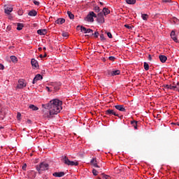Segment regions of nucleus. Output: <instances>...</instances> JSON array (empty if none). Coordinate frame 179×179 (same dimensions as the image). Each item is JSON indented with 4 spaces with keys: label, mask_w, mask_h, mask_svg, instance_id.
Listing matches in <instances>:
<instances>
[{
    "label": "nucleus",
    "mask_w": 179,
    "mask_h": 179,
    "mask_svg": "<svg viewBox=\"0 0 179 179\" xmlns=\"http://www.w3.org/2000/svg\"><path fill=\"white\" fill-rule=\"evenodd\" d=\"M42 106L45 110L43 111V117L45 118H52L54 115H57L58 113H61L62 110V101L59 99H53L50 101V103L43 104Z\"/></svg>",
    "instance_id": "nucleus-1"
},
{
    "label": "nucleus",
    "mask_w": 179,
    "mask_h": 179,
    "mask_svg": "<svg viewBox=\"0 0 179 179\" xmlns=\"http://www.w3.org/2000/svg\"><path fill=\"white\" fill-rule=\"evenodd\" d=\"M62 162L64 163V164H66V166H79V163L78 162H75L73 161H71L66 156L62 157Z\"/></svg>",
    "instance_id": "nucleus-2"
},
{
    "label": "nucleus",
    "mask_w": 179,
    "mask_h": 179,
    "mask_svg": "<svg viewBox=\"0 0 179 179\" xmlns=\"http://www.w3.org/2000/svg\"><path fill=\"white\" fill-rule=\"evenodd\" d=\"M50 165L45 162H41L39 165H36V169L38 173L40 171H45V170H48Z\"/></svg>",
    "instance_id": "nucleus-3"
},
{
    "label": "nucleus",
    "mask_w": 179,
    "mask_h": 179,
    "mask_svg": "<svg viewBox=\"0 0 179 179\" xmlns=\"http://www.w3.org/2000/svg\"><path fill=\"white\" fill-rule=\"evenodd\" d=\"M93 17H97V15H96V13H94V12L92 11L87 15L85 20L93 23V22H94V19Z\"/></svg>",
    "instance_id": "nucleus-4"
},
{
    "label": "nucleus",
    "mask_w": 179,
    "mask_h": 179,
    "mask_svg": "<svg viewBox=\"0 0 179 179\" xmlns=\"http://www.w3.org/2000/svg\"><path fill=\"white\" fill-rule=\"evenodd\" d=\"M120 73H121L120 70H108L106 72L107 76H117Z\"/></svg>",
    "instance_id": "nucleus-5"
},
{
    "label": "nucleus",
    "mask_w": 179,
    "mask_h": 179,
    "mask_svg": "<svg viewBox=\"0 0 179 179\" xmlns=\"http://www.w3.org/2000/svg\"><path fill=\"white\" fill-rule=\"evenodd\" d=\"M106 115H115V117H118V114L115 113V111L113 109H108L105 111Z\"/></svg>",
    "instance_id": "nucleus-6"
},
{
    "label": "nucleus",
    "mask_w": 179,
    "mask_h": 179,
    "mask_svg": "<svg viewBox=\"0 0 179 179\" xmlns=\"http://www.w3.org/2000/svg\"><path fill=\"white\" fill-rule=\"evenodd\" d=\"M26 85L24 80H20L17 85V89H23V87H26Z\"/></svg>",
    "instance_id": "nucleus-7"
},
{
    "label": "nucleus",
    "mask_w": 179,
    "mask_h": 179,
    "mask_svg": "<svg viewBox=\"0 0 179 179\" xmlns=\"http://www.w3.org/2000/svg\"><path fill=\"white\" fill-rule=\"evenodd\" d=\"M97 22H99V23H104V15L103 14V13H99L98 14Z\"/></svg>",
    "instance_id": "nucleus-8"
},
{
    "label": "nucleus",
    "mask_w": 179,
    "mask_h": 179,
    "mask_svg": "<svg viewBox=\"0 0 179 179\" xmlns=\"http://www.w3.org/2000/svg\"><path fill=\"white\" fill-rule=\"evenodd\" d=\"M171 38H172V40H173V41H175V43H179V40L177 38V34H176V31H172L171 32Z\"/></svg>",
    "instance_id": "nucleus-9"
},
{
    "label": "nucleus",
    "mask_w": 179,
    "mask_h": 179,
    "mask_svg": "<svg viewBox=\"0 0 179 179\" xmlns=\"http://www.w3.org/2000/svg\"><path fill=\"white\" fill-rule=\"evenodd\" d=\"M13 10V8L10 6H4V12L5 13H6V15H10V13H12Z\"/></svg>",
    "instance_id": "nucleus-10"
},
{
    "label": "nucleus",
    "mask_w": 179,
    "mask_h": 179,
    "mask_svg": "<svg viewBox=\"0 0 179 179\" xmlns=\"http://www.w3.org/2000/svg\"><path fill=\"white\" fill-rule=\"evenodd\" d=\"M42 79H43V76L41 74H37L34 77L32 83L34 85V83H36L38 80H41Z\"/></svg>",
    "instance_id": "nucleus-11"
},
{
    "label": "nucleus",
    "mask_w": 179,
    "mask_h": 179,
    "mask_svg": "<svg viewBox=\"0 0 179 179\" xmlns=\"http://www.w3.org/2000/svg\"><path fill=\"white\" fill-rule=\"evenodd\" d=\"M115 108L119 111H122V113H125V111H127L125 108H124V105H116L115 106Z\"/></svg>",
    "instance_id": "nucleus-12"
},
{
    "label": "nucleus",
    "mask_w": 179,
    "mask_h": 179,
    "mask_svg": "<svg viewBox=\"0 0 179 179\" xmlns=\"http://www.w3.org/2000/svg\"><path fill=\"white\" fill-rule=\"evenodd\" d=\"M36 176H37V173L34 171H30L28 173V177L31 179L36 178Z\"/></svg>",
    "instance_id": "nucleus-13"
},
{
    "label": "nucleus",
    "mask_w": 179,
    "mask_h": 179,
    "mask_svg": "<svg viewBox=\"0 0 179 179\" xmlns=\"http://www.w3.org/2000/svg\"><path fill=\"white\" fill-rule=\"evenodd\" d=\"M31 64L33 68H34V69L38 68V62H37V60H36L35 59H32L31 60Z\"/></svg>",
    "instance_id": "nucleus-14"
},
{
    "label": "nucleus",
    "mask_w": 179,
    "mask_h": 179,
    "mask_svg": "<svg viewBox=\"0 0 179 179\" xmlns=\"http://www.w3.org/2000/svg\"><path fill=\"white\" fill-rule=\"evenodd\" d=\"M37 33L40 36H45V34H47V29H38L37 31Z\"/></svg>",
    "instance_id": "nucleus-15"
},
{
    "label": "nucleus",
    "mask_w": 179,
    "mask_h": 179,
    "mask_svg": "<svg viewBox=\"0 0 179 179\" xmlns=\"http://www.w3.org/2000/svg\"><path fill=\"white\" fill-rule=\"evenodd\" d=\"M52 176L54 177H64V176H65V173L64 172H55Z\"/></svg>",
    "instance_id": "nucleus-16"
},
{
    "label": "nucleus",
    "mask_w": 179,
    "mask_h": 179,
    "mask_svg": "<svg viewBox=\"0 0 179 179\" xmlns=\"http://www.w3.org/2000/svg\"><path fill=\"white\" fill-rule=\"evenodd\" d=\"M159 61H161V62H162V64H164V62H166V61H167V57H166L165 55H160L159 56Z\"/></svg>",
    "instance_id": "nucleus-17"
},
{
    "label": "nucleus",
    "mask_w": 179,
    "mask_h": 179,
    "mask_svg": "<svg viewBox=\"0 0 179 179\" xmlns=\"http://www.w3.org/2000/svg\"><path fill=\"white\" fill-rule=\"evenodd\" d=\"M101 13H103V15H104V16H107V15H109L110 13V10H108V8H103L102 12H101Z\"/></svg>",
    "instance_id": "nucleus-18"
},
{
    "label": "nucleus",
    "mask_w": 179,
    "mask_h": 179,
    "mask_svg": "<svg viewBox=\"0 0 179 179\" xmlns=\"http://www.w3.org/2000/svg\"><path fill=\"white\" fill-rule=\"evenodd\" d=\"M64 22H65V19H64V18H58L55 21V23H57V24H64Z\"/></svg>",
    "instance_id": "nucleus-19"
},
{
    "label": "nucleus",
    "mask_w": 179,
    "mask_h": 179,
    "mask_svg": "<svg viewBox=\"0 0 179 179\" xmlns=\"http://www.w3.org/2000/svg\"><path fill=\"white\" fill-rule=\"evenodd\" d=\"M91 164H92L94 166V167H98V168L100 167V166H99V165H97V160L96 159V158H93L91 160Z\"/></svg>",
    "instance_id": "nucleus-20"
},
{
    "label": "nucleus",
    "mask_w": 179,
    "mask_h": 179,
    "mask_svg": "<svg viewBox=\"0 0 179 179\" xmlns=\"http://www.w3.org/2000/svg\"><path fill=\"white\" fill-rule=\"evenodd\" d=\"M29 16H37V11L36 10H30L28 13Z\"/></svg>",
    "instance_id": "nucleus-21"
},
{
    "label": "nucleus",
    "mask_w": 179,
    "mask_h": 179,
    "mask_svg": "<svg viewBox=\"0 0 179 179\" xmlns=\"http://www.w3.org/2000/svg\"><path fill=\"white\" fill-rule=\"evenodd\" d=\"M126 3H128V5H135L136 0H126Z\"/></svg>",
    "instance_id": "nucleus-22"
},
{
    "label": "nucleus",
    "mask_w": 179,
    "mask_h": 179,
    "mask_svg": "<svg viewBox=\"0 0 179 179\" xmlns=\"http://www.w3.org/2000/svg\"><path fill=\"white\" fill-rule=\"evenodd\" d=\"M165 87L166 89H170L171 90H176V89H178L177 86H173V85H165Z\"/></svg>",
    "instance_id": "nucleus-23"
},
{
    "label": "nucleus",
    "mask_w": 179,
    "mask_h": 179,
    "mask_svg": "<svg viewBox=\"0 0 179 179\" xmlns=\"http://www.w3.org/2000/svg\"><path fill=\"white\" fill-rule=\"evenodd\" d=\"M29 108H30L31 110H32L33 111H37V110H38V107L31 104L29 105Z\"/></svg>",
    "instance_id": "nucleus-24"
},
{
    "label": "nucleus",
    "mask_w": 179,
    "mask_h": 179,
    "mask_svg": "<svg viewBox=\"0 0 179 179\" xmlns=\"http://www.w3.org/2000/svg\"><path fill=\"white\" fill-rule=\"evenodd\" d=\"M131 124L134 127V129H138V122L134 120L131 122Z\"/></svg>",
    "instance_id": "nucleus-25"
},
{
    "label": "nucleus",
    "mask_w": 179,
    "mask_h": 179,
    "mask_svg": "<svg viewBox=\"0 0 179 179\" xmlns=\"http://www.w3.org/2000/svg\"><path fill=\"white\" fill-rule=\"evenodd\" d=\"M67 15L70 19H75V15L71 11H68Z\"/></svg>",
    "instance_id": "nucleus-26"
},
{
    "label": "nucleus",
    "mask_w": 179,
    "mask_h": 179,
    "mask_svg": "<svg viewBox=\"0 0 179 179\" xmlns=\"http://www.w3.org/2000/svg\"><path fill=\"white\" fill-rule=\"evenodd\" d=\"M10 59L12 62H14V63L17 62V57H16V56H10Z\"/></svg>",
    "instance_id": "nucleus-27"
},
{
    "label": "nucleus",
    "mask_w": 179,
    "mask_h": 179,
    "mask_svg": "<svg viewBox=\"0 0 179 179\" xmlns=\"http://www.w3.org/2000/svg\"><path fill=\"white\" fill-rule=\"evenodd\" d=\"M17 30H22L23 29V24L18 23L17 24Z\"/></svg>",
    "instance_id": "nucleus-28"
},
{
    "label": "nucleus",
    "mask_w": 179,
    "mask_h": 179,
    "mask_svg": "<svg viewBox=\"0 0 179 179\" xmlns=\"http://www.w3.org/2000/svg\"><path fill=\"white\" fill-rule=\"evenodd\" d=\"M141 17L143 20H148V17H149V15L147 14H142Z\"/></svg>",
    "instance_id": "nucleus-29"
},
{
    "label": "nucleus",
    "mask_w": 179,
    "mask_h": 179,
    "mask_svg": "<svg viewBox=\"0 0 179 179\" xmlns=\"http://www.w3.org/2000/svg\"><path fill=\"white\" fill-rule=\"evenodd\" d=\"M101 176L103 177L105 179H111V177L110 176L105 174L104 173H101Z\"/></svg>",
    "instance_id": "nucleus-30"
},
{
    "label": "nucleus",
    "mask_w": 179,
    "mask_h": 179,
    "mask_svg": "<svg viewBox=\"0 0 179 179\" xmlns=\"http://www.w3.org/2000/svg\"><path fill=\"white\" fill-rule=\"evenodd\" d=\"M80 30L81 31H83L85 34L87 33V29H86V27L81 26L80 27Z\"/></svg>",
    "instance_id": "nucleus-31"
},
{
    "label": "nucleus",
    "mask_w": 179,
    "mask_h": 179,
    "mask_svg": "<svg viewBox=\"0 0 179 179\" xmlns=\"http://www.w3.org/2000/svg\"><path fill=\"white\" fill-rule=\"evenodd\" d=\"M144 69L149 71V64L148 62H144Z\"/></svg>",
    "instance_id": "nucleus-32"
},
{
    "label": "nucleus",
    "mask_w": 179,
    "mask_h": 179,
    "mask_svg": "<svg viewBox=\"0 0 179 179\" xmlns=\"http://www.w3.org/2000/svg\"><path fill=\"white\" fill-rule=\"evenodd\" d=\"M92 173H93V176H98V174H99V171H97V170H96V169H92Z\"/></svg>",
    "instance_id": "nucleus-33"
},
{
    "label": "nucleus",
    "mask_w": 179,
    "mask_h": 179,
    "mask_svg": "<svg viewBox=\"0 0 179 179\" xmlns=\"http://www.w3.org/2000/svg\"><path fill=\"white\" fill-rule=\"evenodd\" d=\"M106 34H107V36L109 38H113V34H111V32H106Z\"/></svg>",
    "instance_id": "nucleus-34"
},
{
    "label": "nucleus",
    "mask_w": 179,
    "mask_h": 179,
    "mask_svg": "<svg viewBox=\"0 0 179 179\" xmlns=\"http://www.w3.org/2000/svg\"><path fill=\"white\" fill-rule=\"evenodd\" d=\"M62 36L63 37H68V36H69V34H68V32H62Z\"/></svg>",
    "instance_id": "nucleus-35"
},
{
    "label": "nucleus",
    "mask_w": 179,
    "mask_h": 179,
    "mask_svg": "<svg viewBox=\"0 0 179 179\" xmlns=\"http://www.w3.org/2000/svg\"><path fill=\"white\" fill-rule=\"evenodd\" d=\"M33 3H34V5H36V6H38L40 5V2L36 1V0H33Z\"/></svg>",
    "instance_id": "nucleus-36"
},
{
    "label": "nucleus",
    "mask_w": 179,
    "mask_h": 179,
    "mask_svg": "<svg viewBox=\"0 0 179 179\" xmlns=\"http://www.w3.org/2000/svg\"><path fill=\"white\" fill-rule=\"evenodd\" d=\"M94 10H95V12H97V13L100 12V7L95 6L94 7Z\"/></svg>",
    "instance_id": "nucleus-37"
},
{
    "label": "nucleus",
    "mask_w": 179,
    "mask_h": 179,
    "mask_svg": "<svg viewBox=\"0 0 179 179\" xmlns=\"http://www.w3.org/2000/svg\"><path fill=\"white\" fill-rule=\"evenodd\" d=\"M92 36H94V37L97 38V37H99V31L94 32V34H92Z\"/></svg>",
    "instance_id": "nucleus-38"
},
{
    "label": "nucleus",
    "mask_w": 179,
    "mask_h": 179,
    "mask_svg": "<svg viewBox=\"0 0 179 179\" xmlns=\"http://www.w3.org/2000/svg\"><path fill=\"white\" fill-rule=\"evenodd\" d=\"M110 61H115V57L114 56H110L108 57Z\"/></svg>",
    "instance_id": "nucleus-39"
},
{
    "label": "nucleus",
    "mask_w": 179,
    "mask_h": 179,
    "mask_svg": "<svg viewBox=\"0 0 179 179\" xmlns=\"http://www.w3.org/2000/svg\"><path fill=\"white\" fill-rule=\"evenodd\" d=\"M100 38L101 40V41H104V40H106V38H104V34H101L100 36Z\"/></svg>",
    "instance_id": "nucleus-40"
},
{
    "label": "nucleus",
    "mask_w": 179,
    "mask_h": 179,
    "mask_svg": "<svg viewBox=\"0 0 179 179\" xmlns=\"http://www.w3.org/2000/svg\"><path fill=\"white\" fill-rule=\"evenodd\" d=\"M20 117H22V114L20 113H17V120H20Z\"/></svg>",
    "instance_id": "nucleus-41"
},
{
    "label": "nucleus",
    "mask_w": 179,
    "mask_h": 179,
    "mask_svg": "<svg viewBox=\"0 0 179 179\" xmlns=\"http://www.w3.org/2000/svg\"><path fill=\"white\" fill-rule=\"evenodd\" d=\"M0 69H1V71H3V69H5V66H3V64H0Z\"/></svg>",
    "instance_id": "nucleus-42"
},
{
    "label": "nucleus",
    "mask_w": 179,
    "mask_h": 179,
    "mask_svg": "<svg viewBox=\"0 0 179 179\" xmlns=\"http://www.w3.org/2000/svg\"><path fill=\"white\" fill-rule=\"evenodd\" d=\"M27 167V164H24V165L22 166V170L26 171Z\"/></svg>",
    "instance_id": "nucleus-43"
},
{
    "label": "nucleus",
    "mask_w": 179,
    "mask_h": 179,
    "mask_svg": "<svg viewBox=\"0 0 179 179\" xmlns=\"http://www.w3.org/2000/svg\"><path fill=\"white\" fill-rule=\"evenodd\" d=\"M87 33H93V29H87Z\"/></svg>",
    "instance_id": "nucleus-44"
},
{
    "label": "nucleus",
    "mask_w": 179,
    "mask_h": 179,
    "mask_svg": "<svg viewBox=\"0 0 179 179\" xmlns=\"http://www.w3.org/2000/svg\"><path fill=\"white\" fill-rule=\"evenodd\" d=\"M162 2H164L165 3H167V2H171V0H162Z\"/></svg>",
    "instance_id": "nucleus-45"
},
{
    "label": "nucleus",
    "mask_w": 179,
    "mask_h": 179,
    "mask_svg": "<svg viewBox=\"0 0 179 179\" xmlns=\"http://www.w3.org/2000/svg\"><path fill=\"white\" fill-rule=\"evenodd\" d=\"M124 27H126L127 29H129V30H131V27L128 24H125Z\"/></svg>",
    "instance_id": "nucleus-46"
},
{
    "label": "nucleus",
    "mask_w": 179,
    "mask_h": 179,
    "mask_svg": "<svg viewBox=\"0 0 179 179\" xmlns=\"http://www.w3.org/2000/svg\"><path fill=\"white\" fill-rule=\"evenodd\" d=\"M51 88H50L49 87H46V90H48V92H52V90H50Z\"/></svg>",
    "instance_id": "nucleus-47"
},
{
    "label": "nucleus",
    "mask_w": 179,
    "mask_h": 179,
    "mask_svg": "<svg viewBox=\"0 0 179 179\" xmlns=\"http://www.w3.org/2000/svg\"><path fill=\"white\" fill-rule=\"evenodd\" d=\"M148 60L152 61V55H148Z\"/></svg>",
    "instance_id": "nucleus-48"
},
{
    "label": "nucleus",
    "mask_w": 179,
    "mask_h": 179,
    "mask_svg": "<svg viewBox=\"0 0 179 179\" xmlns=\"http://www.w3.org/2000/svg\"><path fill=\"white\" fill-rule=\"evenodd\" d=\"M18 15H20V16H22V15H23V11L18 12Z\"/></svg>",
    "instance_id": "nucleus-49"
},
{
    "label": "nucleus",
    "mask_w": 179,
    "mask_h": 179,
    "mask_svg": "<svg viewBox=\"0 0 179 179\" xmlns=\"http://www.w3.org/2000/svg\"><path fill=\"white\" fill-rule=\"evenodd\" d=\"M45 57H47V53H45V55H43V58H45Z\"/></svg>",
    "instance_id": "nucleus-50"
},
{
    "label": "nucleus",
    "mask_w": 179,
    "mask_h": 179,
    "mask_svg": "<svg viewBox=\"0 0 179 179\" xmlns=\"http://www.w3.org/2000/svg\"><path fill=\"white\" fill-rule=\"evenodd\" d=\"M42 50H43V48H38V51H41Z\"/></svg>",
    "instance_id": "nucleus-51"
},
{
    "label": "nucleus",
    "mask_w": 179,
    "mask_h": 179,
    "mask_svg": "<svg viewBox=\"0 0 179 179\" xmlns=\"http://www.w3.org/2000/svg\"><path fill=\"white\" fill-rule=\"evenodd\" d=\"M39 57H40V58H43V55H40Z\"/></svg>",
    "instance_id": "nucleus-52"
},
{
    "label": "nucleus",
    "mask_w": 179,
    "mask_h": 179,
    "mask_svg": "<svg viewBox=\"0 0 179 179\" xmlns=\"http://www.w3.org/2000/svg\"><path fill=\"white\" fill-rule=\"evenodd\" d=\"M99 3H100V5H103L104 4V3H103V2H100Z\"/></svg>",
    "instance_id": "nucleus-53"
},
{
    "label": "nucleus",
    "mask_w": 179,
    "mask_h": 179,
    "mask_svg": "<svg viewBox=\"0 0 179 179\" xmlns=\"http://www.w3.org/2000/svg\"><path fill=\"white\" fill-rule=\"evenodd\" d=\"M44 51H45V50H47V48H45V47L43 48Z\"/></svg>",
    "instance_id": "nucleus-54"
},
{
    "label": "nucleus",
    "mask_w": 179,
    "mask_h": 179,
    "mask_svg": "<svg viewBox=\"0 0 179 179\" xmlns=\"http://www.w3.org/2000/svg\"><path fill=\"white\" fill-rule=\"evenodd\" d=\"M177 86H179V83H177Z\"/></svg>",
    "instance_id": "nucleus-55"
},
{
    "label": "nucleus",
    "mask_w": 179,
    "mask_h": 179,
    "mask_svg": "<svg viewBox=\"0 0 179 179\" xmlns=\"http://www.w3.org/2000/svg\"><path fill=\"white\" fill-rule=\"evenodd\" d=\"M2 128H3V127H0V129H2Z\"/></svg>",
    "instance_id": "nucleus-56"
},
{
    "label": "nucleus",
    "mask_w": 179,
    "mask_h": 179,
    "mask_svg": "<svg viewBox=\"0 0 179 179\" xmlns=\"http://www.w3.org/2000/svg\"><path fill=\"white\" fill-rule=\"evenodd\" d=\"M177 90H178V92H179V89L178 88L177 89Z\"/></svg>",
    "instance_id": "nucleus-57"
},
{
    "label": "nucleus",
    "mask_w": 179,
    "mask_h": 179,
    "mask_svg": "<svg viewBox=\"0 0 179 179\" xmlns=\"http://www.w3.org/2000/svg\"><path fill=\"white\" fill-rule=\"evenodd\" d=\"M98 179H101V178H98Z\"/></svg>",
    "instance_id": "nucleus-58"
},
{
    "label": "nucleus",
    "mask_w": 179,
    "mask_h": 179,
    "mask_svg": "<svg viewBox=\"0 0 179 179\" xmlns=\"http://www.w3.org/2000/svg\"><path fill=\"white\" fill-rule=\"evenodd\" d=\"M77 27H80V26H78Z\"/></svg>",
    "instance_id": "nucleus-59"
},
{
    "label": "nucleus",
    "mask_w": 179,
    "mask_h": 179,
    "mask_svg": "<svg viewBox=\"0 0 179 179\" xmlns=\"http://www.w3.org/2000/svg\"><path fill=\"white\" fill-rule=\"evenodd\" d=\"M55 89H58V88L55 87Z\"/></svg>",
    "instance_id": "nucleus-60"
}]
</instances>
